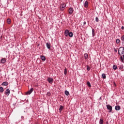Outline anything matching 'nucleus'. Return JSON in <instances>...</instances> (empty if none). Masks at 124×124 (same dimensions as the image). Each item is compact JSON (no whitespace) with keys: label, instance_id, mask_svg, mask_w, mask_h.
Segmentation results:
<instances>
[{"label":"nucleus","instance_id":"obj_33","mask_svg":"<svg viewBox=\"0 0 124 124\" xmlns=\"http://www.w3.org/2000/svg\"><path fill=\"white\" fill-rule=\"evenodd\" d=\"M87 23V22H86V21H84L83 22V26H84V25H85Z\"/></svg>","mask_w":124,"mask_h":124},{"label":"nucleus","instance_id":"obj_40","mask_svg":"<svg viewBox=\"0 0 124 124\" xmlns=\"http://www.w3.org/2000/svg\"><path fill=\"white\" fill-rule=\"evenodd\" d=\"M106 104H107V102L106 103Z\"/></svg>","mask_w":124,"mask_h":124},{"label":"nucleus","instance_id":"obj_10","mask_svg":"<svg viewBox=\"0 0 124 124\" xmlns=\"http://www.w3.org/2000/svg\"><path fill=\"white\" fill-rule=\"evenodd\" d=\"M1 63H5L6 62V59L5 58H2L0 60Z\"/></svg>","mask_w":124,"mask_h":124},{"label":"nucleus","instance_id":"obj_6","mask_svg":"<svg viewBox=\"0 0 124 124\" xmlns=\"http://www.w3.org/2000/svg\"><path fill=\"white\" fill-rule=\"evenodd\" d=\"M5 94L7 96H8V95H9V94H10V90H9V89H7L6 90V91H5Z\"/></svg>","mask_w":124,"mask_h":124},{"label":"nucleus","instance_id":"obj_25","mask_svg":"<svg viewBox=\"0 0 124 124\" xmlns=\"http://www.w3.org/2000/svg\"><path fill=\"white\" fill-rule=\"evenodd\" d=\"M7 23L10 24L11 23V19L10 18H8L7 20Z\"/></svg>","mask_w":124,"mask_h":124},{"label":"nucleus","instance_id":"obj_13","mask_svg":"<svg viewBox=\"0 0 124 124\" xmlns=\"http://www.w3.org/2000/svg\"><path fill=\"white\" fill-rule=\"evenodd\" d=\"M40 58L42 61H46V57H45L44 55H41Z\"/></svg>","mask_w":124,"mask_h":124},{"label":"nucleus","instance_id":"obj_28","mask_svg":"<svg viewBox=\"0 0 124 124\" xmlns=\"http://www.w3.org/2000/svg\"><path fill=\"white\" fill-rule=\"evenodd\" d=\"M113 69H114V70H116V69H117V65H113Z\"/></svg>","mask_w":124,"mask_h":124},{"label":"nucleus","instance_id":"obj_21","mask_svg":"<svg viewBox=\"0 0 124 124\" xmlns=\"http://www.w3.org/2000/svg\"><path fill=\"white\" fill-rule=\"evenodd\" d=\"M102 78H103V79H106V75H105V74H102Z\"/></svg>","mask_w":124,"mask_h":124},{"label":"nucleus","instance_id":"obj_31","mask_svg":"<svg viewBox=\"0 0 124 124\" xmlns=\"http://www.w3.org/2000/svg\"><path fill=\"white\" fill-rule=\"evenodd\" d=\"M123 68H124V65H121L119 67V69H120V70H122V69H123Z\"/></svg>","mask_w":124,"mask_h":124},{"label":"nucleus","instance_id":"obj_38","mask_svg":"<svg viewBox=\"0 0 124 124\" xmlns=\"http://www.w3.org/2000/svg\"><path fill=\"white\" fill-rule=\"evenodd\" d=\"M21 118L24 119V117L23 116H21Z\"/></svg>","mask_w":124,"mask_h":124},{"label":"nucleus","instance_id":"obj_36","mask_svg":"<svg viewBox=\"0 0 124 124\" xmlns=\"http://www.w3.org/2000/svg\"><path fill=\"white\" fill-rule=\"evenodd\" d=\"M48 96H50V95H51V94H50V93H48Z\"/></svg>","mask_w":124,"mask_h":124},{"label":"nucleus","instance_id":"obj_27","mask_svg":"<svg viewBox=\"0 0 124 124\" xmlns=\"http://www.w3.org/2000/svg\"><path fill=\"white\" fill-rule=\"evenodd\" d=\"M87 84L88 87H92V85H91V83L90 82V81H87Z\"/></svg>","mask_w":124,"mask_h":124},{"label":"nucleus","instance_id":"obj_18","mask_svg":"<svg viewBox=\"0 0 124 124\" xmlns=\"http://www.w3.org/2000/svg\"><path fill=\"white\" fill-rule=\"evenodd\" d=\"M2 86H7V85H8V82L5 81V82H3V83H2Z\"/></svg>","mask_w":124,"mask_h":124},{"label":"nucleus","instance_id":"obj_14","mask_svg":"<svg viewBox=\"0 0 124 124\" xmlns=\"http://www.w3.org/2000/svg\"><path fill=\"white\" fill-rule=\"evenodd\" d=\"M121 40L122 41V45L124 44V35H122L121 37Z\"/></svg>","mask_w":124,"mask_h":124},{"label":"nucleus","instance_id":"obj_2","mask_svg":"<svg viewBox=\"0 0 124 124\" xmlns=\"http://www.w3.org/2000/svg\"><path fill=\"white\" fill-rule=\"evenodd\" d=\"M66 7V4L64 3H62V4H61L60 6V9L61 11H63L64 9H65V7Z\"/></svg>","mask_w":124,"mask_h":124},{"label":"nucleus","instance_id":"obj_37","mask_svg":"<svg viewBox=\"0 0 124 124\" xmlns=\"http://www.w3.org/2000/svg\"><path fill=\"white\" fill-rule=\"evenodd\" d=\"M100 99H101V97H100L99 98V100H100Z\"/></svg>","mask_w":124,"mask_h":124},{"label":"nucleus","instance_id":"obj_30","mask_svg":"<svg viewBox=\"0 0 124 124\" xmlns=\"http://www.w3.org/2000/svg\"><path fill=\"white\" fill-rule=\"evenodd\" d=\"M95 21L97 22V23H98L99 22V19H98V17H95Z\"/></svg>","mask_w":124,"mask_h":124},{"label":"nucleus","instance_id":"obj_24","mask_svg":"<svg viewBox=\"0 0 124 124\" xmlns=\"http://www.w3.org/2000/svg\"><path fill=\"white\" fill-rule=\"evenodd\" d=\"M120 42H121V40H120V39H117L116 40V44H119V43H120Z\"/></svg>","mask_w":124,"mask_h":124},{"label":"nucleus","instance_id":"obj_29","mask_svg":"<svg viewBox=\"0 0 124 124\" xmlns=\"http://www.w3.org/2000/svg\"><path fill=\"white\" fill-rule=\"evenodd\" d=\"M87 69L88 71H90L91 70V67L89 65H87Z\"/></svg>","mask_w":124,"mask_h":124},{"label":"nucleus","instance_id":"obj_35","mask_svg":"<svg viewBox=\"0 0 124 124\" xmlns=\"http://www.w3.org/2000/svg\"><path fill=\"white\" fill-rule=\"evenodd\" d=\"M106 124H109L108 121H107V122H106Z\"/></svg>","mask_w":124,"mask_h":124},{"label":"nucleus","instance_id":"obj_19","mask_svg":"<svg viewBox=\"0 0 124 124\" xmlns=\"http://www.w3.org/2000/svg\"><path fill=\"white\" fill-rule=\"evenodd\" d=\"M104 122V121H103V119L101 118L99 120V124H103V123Z\"/></svg>","mask_w":124,"mask_h":124},{"label":"nucleus","instance_id":"obj_16","mask_svg":"<svg viewBox=\"0 0 124 124\" xmlns=\"http://www.w3.org/2000/svg\"><path fill=\"white\" fill-rule=\"evenodd\" d=\"M95 30H94V29H92V36L93 37H94V36H95Z\"/></svg>","mask_w":124,"mask_h":124},{"label":"nucleus","instance_id":"obj_20","mask_svg":"<svg viewBox=\"0 0 124 124\" xmlns=\"http://www.w3.org/2000/svg\"><path fill=\"white\" fill-rule=\"evenodd\" d=\"M63 109V106H60V107L59 108V111H60V113H61V112H62V111Z\"/></svg>","mask_w":124,"mask_h":124},{"label":"nucleus","instance_id":"obj_26","mask_svg":"<svg viewBox=\"0 0 124 124\" xmlns=\"http://www.w3.org/2000/svg\"><path fill=\"white\" fill-rule=\"evenodd\" d=\"M67 74V70L66 69V68H65L64 70V75H66Z\"/></svg>","mask_w":124,"mask_h":124},{"label":"nucleus","instance_id":"obj_23","mask_svg":"<svg viewBox=\"0 0 124 124\" xmlns=\"http://www.w3.org/2000/svg\"><path fill=\"white\" fill-rule=\"evenodd\" d=\"M65 94L67 96L69 95V92L67 91V90L65 91Z\"/></svg>","mask_w":124,"mask_h":124},{"label":"nucleus","instance_id":"obj_7","mask_svg":"<svg viewBox=\"0 0 124 124\" xmlns=\"http://www.w3.org/2000/svg\"><path fill=\"white\" fill-rule=\"evenodd\" d=\"M32 92H33V89L32 88H31L30 90L26 93V94L30 95L31 93H32Z\"/></svg>","mask_w":124,"mask_h":124},{"label":"nucleus","instance_id":"obj_9","mask_svg":"<svg viewBox=\"0 0 124 124\" xmlns=\"http://www.w3.org/2000/svg\"><path fill=\"white\" fill-rule=\"evenodd\" d=\"M88 6H89V2L86 1L84 4V7H85V8H88Z\"/></svg>","mask_w":124,"mask_h":124},{"label":"nucleus","instance_id":"obj_11","mask_svg":"<svg viewBox=\"0 0 124 124\" xmlns=\"http://www.w3.org/2000/svg\"><path fill=\"white\" fill-rule=\"evenodd\" d=\"M115 109L116 110V111H119L121 110V107L120 106H116L115 107Z\"/></svg>","mask_w":124,"mask_h":124},{"label":"nucleus","instance_id":"obj_1","mask_svg":"<svg viewBox=\"0 0 124 124\" xmlns=\"http://www.w3.org/2000/svg\"><path fill=\"white\" fill-rule=\"evenodd\" d=\"M118 54L120 56V59L122 62H124V47L121 46L118 49Z\"/></svg>","mask_w":124,"mask_h":124},{"label":"nucleus","instance_id":"obj_5","mask_svg":"<svg viewBox=\"0 0 124 124\" xmlns=\"http://www.w3.org/2000/svg\"><path fill=\"white\" fill-rule=\"evenodd\" d=\"M64 35L65 36H66V37H67V36H68V34H69V30L66 29L65 31H64Z\"/></svg>","mask_w":124,"mask_h":124},{"label":"nucleus","instance_id":"obj_22","mask_svg":"<svg viewBox=\"0 0 124 124\" xmlns=\"http://www.w3.org/2000/svg\"><path fill=\"white\" fill-rule=\"evenodd\" d=\"M4 90L3 89V88L2 87H0V93H2L4 92Z\"/></svg>","mask_w":124,"mask_h":124},{"label":"nucleus","instance_id":"obj_15","mask_svg":"<svg viewBox=\"0 0 124 124\" xmlns=\"http://www.w3.org/2000/svg\"><path fill=\"white\" fill-rule=\"evenodd\" d=\"M85 60H88L89 58V55H88V53H85L84 56Z\"/></svg>","mask_w":124,"mask_h":124},{"label":"nucleus","instance_id":"obj_12","mask_svg":"<svg viewBox=\"0 0 124 124\" xmlns=\"http://www.w3.org/2000/svg\"><path fill=\"white\" fill-rule=\"evenodd\" d=\"M46 46L47 48V49H50L51 48V44L50 43H46Z\"/></svg>","mask_w":124,"mask_h":124},{"label":"nucleus","instance_id":"obj_4","mask_svg":"<svg viewBox=\"0 0 124 124\" xmlns=\"http://www.w3.org/2000/svg\"><path fill=\"white\" fill-rule=\"evenodd\" d=\"M106 107H107L109 113H111V112H112V110L113 109V108L112 107V106H111V105H107Z\"/></svg>","mask_w":124,"mask_h":124},{"label":"nucleus","instance_id":"obj_32","mask_svg":"<svg viewBox=\"0 0 124 124\" xmlns=\"http://www.w3.org/2000/svg\"><path fill=\"white\" fill-rule=\"evenodd\" d=\"M114 50L116 52V53H117V52H118V50L116 49V48H113Z\"/></svg>","mask_w":124,"mask_h":124},{"label":"nucleus","instance_id":"obj_8","mask_svg":"<svg viewBox=\"0 0 124 124\" xmlns=\"http://www.w3.org/2000/svg\"><path fill=\"white\" fill-rule=\"evenodd\" d=\"M73 8H69V14H70V15H72V13H73Z\"/></svg>","mask_w":124,"mask_h":124},{"label":"nucleus","instance_id":"obj_17","mask_svg":"<svg viewBox=\"0 0 124 124\" xmlns=\"http://www.w3.org/2000/svg\"><path fill=\"white\" fill-rule=\"evenodd\" d=\"M68 36H69V37H73V33H72V32L71 31L69 32Z\"/></svg>","mask_w":124,"mask_h":124},{"label":"nucleus","instance_id":"obj_39","mask_svg":"<svg viewBox=\"0 0 124 124\" xmlns=\"http://www.w3.org/2000/svg\"><path fill=\"white\" fill-rule=\"evenodd\" d=\"M81 1H83V0H81Z\"/></svg>","mask_w":124,"mask_h":124},{"label":"nucleus","instance_id":"obj_3","mask_svg":"<svg viewBox=\"0 0 124 124\" xmlns=\"http://www.w3.org/2000/svg\"><path fill=\"white\" fill-rule=\"evenodd\" d=\"M46 81H47L49 84H53L54 82V79L51 77H49L46 79Z\"/></svg>","mask_w":124,"mask_h":124},{"label":"nucleus","instance_id":"obj_34","mask_svg":"<svg viewBox=\"0 0 124 124\" xmlns=\"http://www.w3.org/2000/svg\"><path fill=\"white\" fill-rule=\"evenodd\" d=\"M121 29H122V30H124V26H122Z\"/></svg>","mask_w":124,"mask_h":124}]
</instances>
